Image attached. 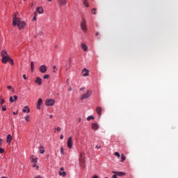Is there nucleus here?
<instances>
[{
  "mask_svg": "<svg viewBox=\"0 0 178 178\" xmlns=\"http://www.w3.org/2000/svg\"><path fill=\"white\" fill-rule=\"evenodd\" d=\"M13 26H17L19 30H22V29H24L26 26V23L20 20V19L17 18L16 17V14H15V17H13Z\"/></svg>",
  "mask_w": 178,
  "mask_h": 178,
  "instance_id": "f257e3e1",
  "label": "nucleus"
},
{
  "mask_svg": "<svg viewBox=\"0 0 178 178\" xmlns=\"http://www.w3.org/2000/svg\"><path fill=\"white\" fill-rule=\"evenodd\" d=\"M91 94H92V91L90 90H88L86 91V92L83 93L81 96V99H87L88 98H90V97H91Z\"/></svg>",
  "mask_w": 178,
  "mask_h": 178,
  "instance_id": "f03ea898",
  "label": "nucleus"
},
{
  "mask_svg": "<svg viewBox=\"0 0 178 178\" xmlns=\"http://www.w3.org/2000/svg\"><path fill=\"white\" fill-rule=\"evenodd\" d=\"M81 27L83 31H87V23L86 22V19L82 18V22L81 23Z\"/></svg>",
  "mask_w": 178,
  "mask_h": 178,
  "instance_id": "7ed1b4c3",
  "label": "nucleus"
},
{
  "mask_svg": "<svg viewBox=\"0 0 178 178\" xmlns=\"http://www.w3.org/2000/svg\"><path fill=\"white\" fill-rule=\"evenodd\" d=\"M67 145L68 148H70V149L73 147V138L72 136L68 138L67 142Z\"/></svg>",
  "mask_w": 178,
  "mask_h": 178,
  "instance_id": "20e7f679",
  "label": "nucleus"
},
{
  "mask_svg": "<svg viewBox=\"0 0 178 178\" xmlns=\"http://www.w3.org/2000/svg\"><path fill=\"white\" fill-rule=\"evenodd\" d=\"M55 104V100L54 99L46 100L45 105L47 106H53Z\"/></svg>",
  "mask_w": 178,
  "mask_h": 178,
  "instance_id": "39448f33",
  "label": "nucleus"
},
{
  "mask_svg": "<svg viewBox=\"0 0 178 178\" xmlns=\"http://www.w3.org/2000/svg\"><path fill=\"white\" fill-rule=\"evenodd\" d=\"M47 70H48V68L45 65H42L39 68V72L40 73H47Z\"/></svg>",
  "mask_w": 178,
  "mask_h": 178,
  "instance_id": "423d86ee",
  "label": "nucleus"
},
{
  "mask_svg": "<svg viewBox=\"0 0 178 178\" xmlns=\"http://www.w3.org/2000/svg\"><path fill=\"white\" fill-rule=\"evenodd\" d=\"M79 166H81V168H83V169L86 168V161L84 160V159H79Z\"/></svg>",
  "mask_w": 178,
  "mask_h": 178,
  "instance_id": "0eeeda50",
  "label": "nucleus"
},
{
  "mask_svg": "<svg viewBox=\"0 0 178 178\" xmlns=\"http://www.w3.org/2000/svg\"><path fill=\"white\" fill-rule=\"evenodd\" d=\"M67 3V1L66 0H58V4L60 6H65Z\"/></svg>",
  "mask_w": 178,
  "mask_h": 178,
  "instance_id": "6e6552de",
  "label": "nucleus"
},
{
  "mask_svg": "<svg viewBox=\"0 0 178 178\" xmlns=\"http://www.w3.org/2000/svg\"><path fill=\"white\" fill-rule=\"evenodd\" d=\"M81 47L82 48L83 51H84V52H87V51H88V47L86 46V43H81Z\"/></svg>",
  "mask_w": 178,
  "mask_h": 178,
  "instance_id": "1a4fd4ad",
  "label": "nucleus"
},
{
  "mask_svg": "<svg viewBox=\"0 0 178 178\" xmlns=\"http://www.w3.org/2000/svg\"><path fill=\"white\" fill-rule=\"evenodd\" d=\"M12 140H13V138L12 137V135L8 134L7 136L6 143L8 144H10V143H12Z\"/></svg>",
  "mask_w": 178,
  "mask_h": 178,
  "instance_id": "9d476101",
  "label": "nucleus"
},
{
  "mask_svg": "<svg viewBox=\"0 0 178 178\" xmlns=\"http://www.w3.org/2000/svg\"><path fill=\"white\" fill-rule=\"evenodd\" d=\"M82 73H83V77H87L88 76L90 71L86 68H84L82 71Z\"/></svg>",
  "mask_w": 178,
  "mask_h": 178,
  "instance_id": "9b49d317",
  "label": "nucleus"
},
{
  "mask_svg": "<svg viewBox=\"0 0 178 178\" xmlns=\"http://www.w3.org/2000/svg\"><path fill=\"white\" fill-rule=\"evenodd\" d=\"M96 112L98 114L99 118H100L102 112V108H101L100 106H97L96 108Z\"/></svg>",
  "mask_w": 178,
  "mask_h": 178,
  "instance_id": "f8f14e48",
  "label": "nucleus"
},
{
  "mask_svg": "<svg viewBox=\"0 0 178 178\" xmlns=\"http://www.w3.org/2000/svg\"><path fill=\"white\" fill-rule=\"evenodd\" d=\"M92 130H98L99 129V125H98V123H92Z\"/></svg>",
  "mask_w": 178,
  "mask_h": 178,
  "instance_id": "ddd939ff",
  "label": "nucleus"
},
{
  "mask_svg": "<svg viewBox=\"0 0 178 178\" xmlns=\"http://www.w3.org/2000/svg\"><path fill=\"white\" fill-rule=\"evenodd\" d=\"M42 105V99H39L37 103L38 109H41Z\"/></svg>",
  "mask_w": 178,
  "mask_h": 178,
  "instance_id": "4468645a",
  "label": "nucleus"
},
{
  "mask_svg": "<svg viewBox=\"0 0 178 178\" xmlns=\"http://www.w3.org/2000/svg\"><path fill=\"white\" fill-rule=\"evenodd\" d=\"M115 175H117V176H120L121 177H123V176H126V173L123 172H113Z\"/></svg>",
  "mask_w": 178,
  "mask_h": 178,
  "instance_id": "2eb2a0df",
  "label": "nucleus"
},
{
  "mask_svg": "<svg viewBox=\"0 0 178 178\" xmlns=\"http://www.w3.org/2000/svg\"><path fill=\"white\" fill-rule=\"evenodd\" d=\"M9 59H10V57L9 56H7L6 57H3L2 63H7L8 62Z\"/></svg>",
  "mask_w": 178,
  "mask_h": 178,
  "instance_id": "dca6fc26",
  "label": "nucleus"
},
{
  "mask_svg": "<svg viewBox=\"0 0 178 178\" xmlns=\"http://www.w3.org/2000/svg\"><path fill=\"white\" fill-rule=\"evenodd\" d=\"M22 112L24 113H26H26H30V108L28 106H26L22 110Z\"/></svg>",
  "mask_w": 178,
  "mask_h": 178,
  "instance_id": "f3484780",
  "label": "nucleus"
},
{
  "mask_svg": "<svg viewBox=\"0 0 178 178\" xmlns=\"http://www.w3.org/2000/svg\"><path fill=\"white\" fill-rule=\"evenodd\" d=\"M35 83H37L39 86H41L42 84V79L40 77H37Z\"/></svg>",
  "mask_w": 178,
  "mask_h": 178,
  "instance_id": "a211bd4d",
  "label": "nucleus"
},
{
  "mask_svg": "<svg viewBox=\"0 0 178 178\" xmlns=\"http://www.w3.org/2000/svg\"><path fill=\"white\" fill-rule=\"evenodd\" d=\"M37 12H38L40 15H42V13H44V9L41 6L38 7Z\"/></svg>",
  "mask_w": 178,
  "mask_h": 178,
  "instance_id": "6ab92c4d",
  "label": "nucleus"
},
{
  "mask_svg": "<svg viewBox=\"0 0 178 178\" xmlns=\"http://www.w3.org/2000/svg\"><path fill=\"white\" fill-rule=\"evenodd\" d=\"M1 56L2 58L6 57V56H9V55H8V52H6V51H1Z\"/></svg>",
  "mask_w": 178,
  "mask_h": 178,
  "instance_id": "aec40b11",
  "label": "nucleus"
},
{
  "mask_svg": "<svg viewBox=\"0 0 178 178\" xmlns=\"http://www.w3.org/2000/svg\"><path fill=\"white\" fill-rule=\"evenodd\" d=\"M58 175H59V176H62L63 177H66V172H65V171H59L58 172Z\"/></svg>",
  "mask_w": 178,
  "mask_h": 178,
  "instance_id": "412c9836",
  "label": "nucleus"
},
{
  "mask_svg": "<svg viewBox=\"0 0 178 178\" xmlns=\"http://www.w3.org/2000/svg\"><path fill=\"white\" fill-rule=\"evenodd\" d=\"M39 149L40 154H44V152H45V149H44V147L42 146H40Z\"/></svg>",
  "mask_w": 178,
  "mask_h": 178,
  "instance_id": "4be33fe9",
  "label": "nucleus"
},
{
  "mask_svg": "<svg viewBox=\"0 0 178 178\" xmlns=\"http://www.w3.org/2000/svg\"><path fill=\"white\" fill-rule=\"evenodd\" d=\"M95 119V118L94 116H92V115L88 116V117L87 118V120H88V122H90V120H94Z\"/></svg>",
  "mask_w": 178,
  "mask_h": 178,
  "instance_id": "5701e85b",
  "label": "nucleus"
},
{
  "mask_svg": "<svg viewBox=\"0 0 178 178\" xmlns=\"http://www.w3.org/2000/svg\"><path fill=\"white\" fill-rule=\"evenodd\" d=\"M83 3L86 8H88L90 6V4L88 3V2H87V0H83Z\"/></svg>",
  "mask_w": 178,
  "mask_h": 178,
  "instance_id": "b1692460",
  "label": "nucleus"
},
{
  "mask_svg": "<svg viewBox=\"0 0 178 178\" xmlns=\"http://www.w3.org/2000/svg\"><path fill=\"white\" fill-rule=\"evenodd\" d=\"M31 70L34 72V63L33 61L31 62Z\"/></svg>",
  "mask_w": 178,
  "mask_h": 178,
  "instance_id": "393cba45",
  "label": "nucleus"
},
{
  "mask_svg": "<svg viewBox=\"0 0 178 178\" xmlns=\"http://www.w3.org/2000/svg\"><path fill=\"white\" fill-rule=\"evenodd\" d=\"M124 161H126V156H124V154H122L121 155V162H124Z\"/></svg>",
  "mask_w": 178,
  "mask_h": 178,
  "instance_id": "a878e982",
  "label": "nucleus"
},
{
  "mask_svg": "<svg viewBox=\"0 0 178 178\" xmlns=\"http://www.w3.org/2000/svg\"><path fill=\"white\" fill-rule=\"evenodd\" d=\"M31 162L33 163H37V159L33 158V156L31 157Z\"/></svg>",
  "mask_w": 178,
  "mask_h": 178,
  "instance_id": "bb28decb",
  "label": "nucleus"
},
{
  "mask_svg": "<svg viewBox=\"0 0 178 178\" xmlns=\"http://www.w3.org/2000/svg\"><path fill=\"white\" fill-rule=\"evenodd\" d=\"M97 8H93L92 10V15H97Z\"/></svg>",
  "mask_w": 178,
  "mask_h": 178,
  "instance_id": "cd10ccee",
  "label": "nucleus"
},
{
  "mask_svg": "<svg viewBox=\"0 0 178 178\" xmlns=\"http://www.w3.org/2000/svg\"><path fill=\"white\" fill-rule=\"evenodd\" d=\"M25 120H26V122H30V116L29 115H26L24 117Z\"/></svg>",
  "mask_w": 178,
  "mask_h": 178,
  "instance_id": "c85d7f7f",
  "label": "nucleus"
},
{
  "mask_svg": "<svg viewBox=\"0 0 178 178\" xmlns=\"http://www.w3.org/2000/svg\"><path fill=\"white\" fill-rule=\"evenodd\" d=\"M114 155H115V156H118V158H120V154H119V152H115V153H114Z\"/></svg>",
  "mask_w": 178,
  "mask_h": 178,
  "instance_id": "c756f323",
  "label": "nucleus"
},
{
  "mask_svg": "<svg viewBox=\"0 0 178 178\" xmlns=\"http://www.w3.org/2000/svg\"><path fill=\"white\" fill-rule=\"evenodd\" d=\"M8 62H10V65H14V62L12 58H10V59L8 60Z\"/></svg>",
  "mask_w": 178,
  "mask_h": 178,
  "instance_id": "7c9ffc66",
  "label": "nucleus"
},
{
  "mask_svg": "<svg viewBox=\"0 0 178 178\" xmlns=\"http://www.w3.org/2000/svg\"><path fill=\"white\" fill-rule=\"evenodd\" d=\"M60 154H61L62 155H65V152H64V150H63V147H61V148H60Z\"/></svg>",
  "mask_w": 178,
  "mask_h": 178,
  "instance_id": "2f4dec72",
  "label": "nucleus"
},
{
  "mask_svg": "<svg viewBox=\"0 0 178 178\" xmlns=\"http://www.w3.org/2000/svg\"><path fill=\"white\" fill-rule=\"evenodd\" d=\"M43 79H49V75H48V74L44 75Z\"/></svg>",
  "mask_w": 178,
  "mask_h": 178,
  "instance_id": "473e14b6",
  "label": "nucleus"
},
{
  "mask_svg": "<svg viewBox=\"0 0 178 178\" xmlns=\"http://www.w3.org/2000/svg\"><path fill=\"white\" fill-rule=\"evenodd\" d=\"M10 102H11V103L15 102V99H13V97H10Z\"/></svg>",
  "mask_w": 178,
  "mask_h": 178,
  "instance_id": "72a5a7b5",
  "label": "nucleus"
},
{
  "mask_svg": "<svg viewBox=\"0 0 178 178\" xmlns=\"http://www.w3.org/2000/svg\"><path fill=\"white\" fill-rule=\"evenodd\" d=\"M3 152H5V150L3 149V148L0 147V154H3Z\"/></svg>",
  "mask_w": 178,
  "mask_h": 178,
  "instance_id": "f704fd0d",
  "label": "nucleus"
},
{
  "mask_svg": "<svg viewBox=\"0 0 178 178\" xmlns=\"http://www.w3.org/2000/svg\"><path fill=\"white\" fill-rule=\"evenodd\" d=\"M2 111H3V112H5V111H6V105L2 106Z\"/></svg>",
  "mask_w": 178,
  "mask_h": 178,
  "instance_id": "c9c22d12",
  "label": "nucleus"
},
{
  "mask_svg": "<svg viewBox=\"0 0 178 178\" xmlns=\"http://www.w3.org/2000/svg\"><path fill=\"white\" fill-rule=\"evenodd\" d=\"M5 104V100L3 99H1V105H3Z\"/></svg>",
  "mask_w": 178,
  "mask_h": 178,
  "instance_id": "e433bc0d",
  "label": "nucleus"
},
{
  "mask_svg": "<svg viewBox=\"0 0 178 178\" xmlns=\"http://www.w3.org/2000/svg\"><path fill=\"white\" fill-rule=\"evenodd\" d=\"M33 168H36V169L39 168L38 165H37L36 164H33Z\"/></svg>",
  "mask_w": 178,
  "mask_h": 178,
  "instance_id": "4c0bfd02",
  "label": "nucleus"
},
{
  "mask_svg": "<svg viewBox=\"0 0 178 178\" xmlns=\"http://www.w3.org/2000/svg\"><path fill=\"white\" fill-rule=\"evenodd\" d=\"M86 90V87H82L80 88V91H84Z\"/></svg>",
  "mask_w": 178,
  "mask_h": 178,
  "instance_id": "58836bf2",
  "label": "nucleus"
},
{
  "mask_svg": "<svg viewBox=\"0 0 178 178\" xmlns=\"http://www.w3.org/2000/svg\"><path fill=\"white\" fill-rule=\"evenodd\" d=\"M14 101H17V95H14Z\"/></svg>",
  "mask_w": 178,
  "mask_h": 178,
  "instance_id": "ea45409f",
  "label": "nucleus"
},
{
  "mask_svg": "<svg viewBox=\"0 0 178 178\" xmlns=\"http://www.w3.org/2000/svg\"><path fill=\"white\" fill-rule=\"evenodd\" d=\"M63 170H65V168L63 167H61L60 168V172H63Z\"/></svg>",
  "mask_w": 178,
  "mask_h": 178,
  "instance_id": "a19ab883",
  "label": "nucleus"
},
{
  "mask_svg": "<svg viewBox=\"0 0 178 178\" xmlns=\"http://www.w3.org/2000/svg\"><path fill=\"white\" fill-rule=\"evenodd\" d=\"M23 79H24V80H27V77L26 76V74L23 75Z\"/></svg>",
  "mask_w": 178,
  "mask_h": 178,
  "instance_id": "79ce46f5",
  "label": "nucleus"
},
{
  "mask_svg": "<svg viewBox=\"0 0 178 178\" xmlns=\"http://www.w3.org/2000/svg\"><path fill=\"white\" fill-rule=\"evenodd\" d=\"M80 156H81L80 159H84V158L83 157V153H81Z\"/></svg>",
  "mask_w": 178,
  "mask_h": 178,
  "instance_id": "37998d69",
  "label": "nucleus"
},
{
  "mask_svg": "<svg viewBox=\"0 0 178 178\" xmlns=\"http://www.w3.org/2000/svg\"><path fill=\"white\" fill-rule=\"evenodd\" d=\"M112 178H118V175L115 174V175H113Z\"/></svg>",
  "mask_w": 178,
  "mask_h": 178,
  "instance_id": "c03bdc74",
  "label": "nucleus"
},
{
  "mask_svg": "<svg viewBox=\"0 0 178 178\" xmlns=\"http://www.w3.org/2000/svg\"><path fill=\"white\" fill-rule=\"evenodd\" d=\"M7 88H8V90H12V86H8L7 87Z\"/></svg>",
  "mask_w": 178,
  "mask_h": 178,
  "instance_id": "a18cd8bd",
  "label": "nucleus"
},
{
  "mask_svg": "<svg viewBox=\"0 0 178 178\" xmlns=\"http://www.w3.org/2000/svg\"><path fill=\"white\" fill-rule=\"evenodd\" d=\"M95 148H97V149H99V148H101V146L96 145Z\"/></svg>",
  "mask_w": 178,
  "mask_h": 178,
  "instance_id": "49530a36",
  "label": "nucleus"
},
{
  "mask_svg": "<svg viewBox=\"0 0 178 178\" xmlns=\"http://www.w3.org/2000/svg\"><path fill=\"white\" fill-rule=\"evenodd\" d=\"M95 35H96V37H98V35H99V32H97V33H95Z\"/></svg>",
  "mask_w": 178,
  "mask_h": 178,
  "instance_id": "de8ad7c7",
  "label": "nucleus"
},
{
  "mask_svg": "<svg viewBox=\"0 0 178 178\" xmlns=\"http://www.w3.org/2000/svg\"><path fill=\"white\" fill-rule=\"evenodd\" d=\"M35 20H37V17H33V21H35Z\"/></svg>",
  "mask_w": 178,
  "mask_h": 178,
  "instance_id": "09e8293b",
  "label": "nucleus"
},
{
  "mask_svg": "<svg viewBox=\"0 0 178 178\" xmlns=\"http://www.w3.org/2000/svg\"><path fill=\"white\" fill-rule=\"evenodd\" d=\"M60 140H63V135H60Z\"/></svg>",
  "mask_w": 178,
  "mask_h": 178,
  "instance_id": "8fccbe9b",
  "label": "nucleus"
},
{
  "mask_svg": "<svg viewBox=\"0 0 178 178\" xmlns=\"http://www.w3.org/2000/svg\"><path fill=\"white\" fill-rule=\"evenodd\" d=\"M35 178H42V177H41V176H40V175H38V176L35 177Z\"/></svg>",
  "mask_w": 178,
  "mask_h": 178,
  "instance_id": "3c124183",
  "label": "nucleus"
},
{
  "mask_svg": "<svg viewBox=\"0 0 178 178\" xmlns=\"http://www.w3.org/2000/svg\"><path fill=\"white\" fill-rule=\"evenodd\" d=\"M57 131H60V127H57Z\"/></svg>",
  "mask_w": 178,
  "mask_h": 178,
  "instance_id": "603ef678",
  "label": "nucleus"
},
{
  "mask_svg": "<svg viewBox=\"0 0 178 178\" xmlns=\"http://www.w3.org/2000/svg\"><path fill=\"white\" fill-rule=\"evenodd\" d=\"M92 178H98V175H95Z\"/></svg>",
  "mask_w": 178,
  "mask_h": 178,
  "instance_id": "864d4df0",
  "label": "nucleus"
},
{
  "mask_svg": "<svg viewBox=\"0 0 178 178\" xmlns=\"http://www.w3.org/2000/svg\"><path fill=\"white\" fill-rule=\"evenodd\" d=\"M49 118H50V119H52V118H54V115H49Z\"/></svg>",
  "mask_w": 178,
  "mask_h": 178,
  "instance_id": "5fc2aeb1",
  "label": "nucleus"
},
{
  "mask_svg": "<svg viewBox=\"0 0 178 178\" xmlns=\"http://www.w3.org/2000/svg\"><path fill=\"white\" fill-rule=\"evenodd\" d=\"M0 145H2V139H0Z\"/></svg>",
  "mask_w": 178,
  "mask_h": 178,
  "instance_id": "6e6d98bb",
  "label": "nucleus"
},
{
  "mask_svg": "<svg viewBox=\"0 0 178 178\" xmlns=\"http://www.w3.org/2000/svg\"><path fill=\"white\" fill-rule=\"evenodd\" d=\"M14 115H17V112H13V113Z\"/></svg>",
  "mask_w": 178,
  "mask_h": 178,
  "instance_id": "4d7b16f0",
  "label": "nucleus"
},
{
  "mask_svg": "<svg viewBox=\"0 0 178 178\" xmlns=\"http://www.w3.org/2000/svg\"><path fill=\"white\" fill-rule=\"evenodd\" d=\"M79 122H81V118H79Z\"/></svg>",
  "mask_w": 178,
  "mask_h": 178,
  "instance_id": "13d9d810",
  "label": "nucleus"
},
{
  "mask_svg": "<svg viewBox=\"0 0 178 178\" xmlns=\"http://www.w3.org/2000/svg\"><path fill=\"white\" fill-rule=\"evenodd\" d=\"M53 69H56V65H54V67H53Z\"/></svg>",
  "mask_w": 178,
  "mask_h": 178,
  "instance_id": "bf43d9fd",
  "label": "nucleus"
},
{
  "mask_svg": "<svg viewBox=\"0 0 178 178\" xmlns=\"http://www.w3.org/2000/svg\"><path fill=\"white\" fill-rule=\"evenodd\" d=\"M68 91H72V88H70Z\"/></svg>",
  "mask_w": 178,
  "mask_h": 178,
  "instance_id": "052dcab7",
  "label": "nucleus"
},
{
  "mask_svg": "<svg viewBox=\"0 0 178 178\" xmlns=\"http://www.w3.org/2000/svg\"><path fill=\"white\" fill-rule=\"evenodd\" d=\"M48 2H52V0H47Z\"/></svg>",
  "mask_w": 178,
  "mask_h": 178,
  "instance_id": "680f3d73",
  "label": "nucleus"
},
{
  "mask_svg": "<svg viewBox=\"0 0 178 178\" xmlns=\"http://www.w3.org/2000/svg\"><path fill=\"white\" fill-rule=\"evenodd\" d=\"M55 48H58V45H55Z\"/></svg>",
  "mask_w": 178,
  "mask_h": 178,
  "instance_id": "e2e57ef3",
  "label": "nucleus"
},
{
  "mask_svg": "<svg viewBox=\"0 0 178 178\" xmlns=\"http://www.w3.org/2000/svg\"><path fill=\"white\" fill-rule=\"evenodd\" d=\"M1 178H8L7 177H2Z\"/></svg>",
  "mask_w": 178,
  "mask_h": 178,
  "instance_id": "0e129e2a",
  "label": "nucleus"
},
{
  "mask_svg": "<svg viewBox=\"0 0 178 178\" xmlns=\"http://www.w3.org/2000/svg\"><path fill=\"white\" fill-rule=\"evenodd\" d=\"M35 15H37V13H35Z\"/></svg>",
  "mask_w": 178,
  "mask_h": 178,
  "instance_id": "69168bd1",
  "label": "nucleus"
},
{
  "mask_svg": "<svg viewBox=\"0 0 178 178\" xmlns=\"http://www.w3.org/2000/svg\"><path fill=\"white\" fill-rule=\"evenodd\" d=\"M55 72H56V71L54 70V73H55Z\"/></svg>",
  "mask_w": 178,
  "mask_h": 178,
  "instance_id": "338daca9",
  "label": "nucleus"
}]
</instances>
